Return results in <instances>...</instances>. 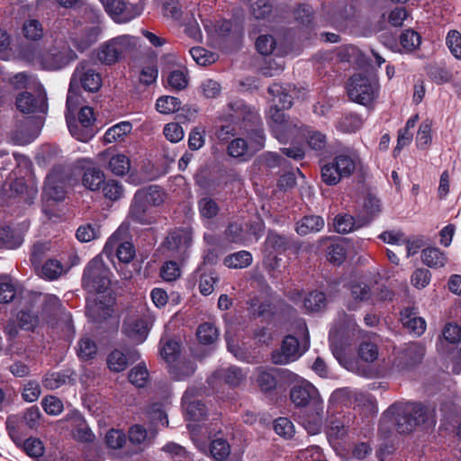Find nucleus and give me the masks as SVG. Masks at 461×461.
<instances>
[{"label":"nucleus","instance_id":"nucleus-1","mask_svg":"<svg viewBox=\"0 0 461 461\" xmlns=\"http://www.w3.org/2000/svg\"><path fill=\"white\" fill-rule=\"evenodd\" d=\"M393 420L401 434L410 433L420 425L431 426L436 423L434 410L417 402H397L392 404L382 417L380 433H383L387 420Z\"/></svg>","mask_w":461,"mask_h":461},{"label":"nucleus","instance_id":"nucleus-2","mask_svg":"<svg viewBox=\"0 0 461 461\" xmlns=\"http://www.w3.org/2000/svg\"><path fill=\"white\" fill-rule=\"evenodd\" d=\"M19 56L27 64L49 71L62 69L77 58L76 53L68 48L53 46L47 50L37 44L23 46Z\"/></svg>","mask_w":461,"mask_h":461},{"label":"nucleus","instance_id":"nucleus-3","mask_svg":"<svg viewBox=\"0 0 461 461\" xmlns=\"http://www.w3.org/2000/svg\"><path fill=\"white\" fill-rule=\"evenodd\" d=\"M80 16L73 20L75 31L71 41L77 50L83 52L95 44L101 33V12L89 5L79 10Z\"/></svg>","mask_w":461,"mask_h":461},{"label":"nucleus","instance_id":"nucleus-4","mask_svg":"<svg viewBox=\"0 0 461 461\" xmlns=\"http://www.w3.org/2000/svg\"><path fill=\"white\" fill-rule=\"evenodd\" d=\"M182 406L185 411V416L188 420L194 423L187 424V429L190 432L192 440L202 447L205 439L211 438L212 432L208 428L203 424L195 423L203 419L206 414V407L200 401L194 397V389L188 388L182 397Z\"/></svg>","mask_w":461,"mask_h":461},{"label":"nucleus","instance_id":"nucleus-5","mask_svg":"<svg viewBox=\"0 0 461 461\" xmlns=\"http://www.w3.org/2000/svg\"><path fill=\"white\" fill-rule=\"evenodd\" d=\"M359 161L358 154L353 149H345L335 155L331 162L321 167V179L328 185H335L341 179L350 176Z\"/></svg>","mask_w":461,"mask_h":461},{"label":"nucleus","instance_id":"nucleus-6","mask_svg":"<svg viewBox=\"0 0 461 461\" xmlns=\"http://www.w3.org/2000/svg\"><path fill=\"white\" fill-rule=\"evenodd\" d=\"M347 91L352 102L369 107L378 97L379 84L375 77L355 74L349 78Z\"/></svg>","mask_w":461,"mask_h":461},{"label":"nucleus","instance_id":"nucleus-7","mask_svg":"<svg viewBox=\"0 0 461 461\" xmlns=\"http://www.w3.org/2000/svg\"><path fill=\"white\" fill-rule=\"evenodd\" d=\"M136 38L121 35L103 43L97 50L96 58L104 65H113L136 48Z\"/></svg>","mask_w":461,"mask_h":461},{"label":"nucleus","instance_id":"nucleus-8","mask_svg":"<svg viewBox=\"0 0 461 461\" xmlns=\"http://www.w3.org/2000/svg\"><path fill=\"white\" fill-rule=\"evenodd\" d=\"M110 270L103 260L97 257L94 258L85 267L82 285L89 293L101 294L110 285Z\"/></svg>","mask_w":461,"mask_h":461},{"label":"nucleus","instance_id":"nucleus-9","mask_svg":"<svg viewBox=\"0 0 461 461\" xmlns=\"http://www.w3.org/2000/svg\"><path fill=\"white\" fill-rule=\"evenodd\" d=\"M298 328L303 331L307 346H304L303 349L301 350L296 337L293 335L285 337L280 350H276L271 355V360L274 364L286 365L299 358L302 354L308 349L310 336L306 323L303 321H299Z\"/></svg>","mask_w":461,"mask_h":461},{"label":"nucleus","instance_id":"nucleus-10","mask_svg":"<svg viewBox=\"0 0 461 461\" xmlns=\"http://www.w3.org/2000/svg\"><path fill=\"white\" fill-rule=\"evenodd\" d=\"M66 122L71 135L79 141L87 142L96 133L94 127L95 116L90 106L82 107L78 112L77 119L75 115H67Z\"/></svg>","mask_w":461,"mask_h":461},{"label":"nucleus","instance_id":"nucleus-11","mask_svg":"<svg viewBox=\"0 0 461 461\" xmlns=\"http://www.w3.org/2000/svg\"><path fill=\"white\" fill-rule=\"evenodd\" d=\"M424 355L425 348L421 344L418 342L406 344L395 353L391 372L405 374L411 371L422 361Z\"/></svg>","mask_w":461,"mask_h":461},{"label":"nucleus","instance_id":"nucleus-12","mask_svg":"<svg viewBox=\"0 0 461 461\" xmlns=\"http://www.w3.org/2000/svg\"><path fill=\"white\" fill-rule=\"evenodd\" d=\"M290 399L295 406L310 407L316 412L322 408V400L318 389L306 380H303L292 387Z\"/></svg>","mask_w":461,"mask_h":461},{"label":"nucleus","instance_id":"nucleus-13","mask_svg":"<svg viewBox=\"0 0 461 461\" xmlns=\"http://www.w3.org/2000/svg\"><path fill=\"white\" fill-rule=\"evenodd\" d=\"M105 12L118 23H125L140 15L143 7L124 0H100Z\"/></svg>","mask_w":461,"mask_h":461},{"label":"nucleus","instance_id":"nucleus-14","mask_svg":"<svg viewBox=\"0 0 461 461\" xmlns=\"http://www.w3.org/2000/svg\"><path fill=\"white\" fill-rule=\"evenodd\" d=\"M223 119L243 126L247 123L258 122L259 113L255 108L248 105L243 100L235 99L228 103L223 113Z\"/></svg>","mask_w":461,"mask_h":461},{"label":"nucleus","instance_id":"nucleus-15","mask_svg":"<svg viewBox=\"0 0 461 461\" xmlns=\"http://www.w3.org/2000/svg\"><path fill=\"white\" fill-rule=\"evenodd\" d=\"M70 83L77 88L81 85L86 91L96 92L102 86V77L87 61H82L77 66Z\"/></svg>","mask_w":461,"mask_h":461},{"label":"nucleus","instance_id":"nucleus-16","mask_svg":"<svg viewBox=\"0 0 461 461\" xmlns=\"http://www.w3.org/2000/svg\"><path fill=\"white\" fill-rule=\"evenodd\" d=\"M193 242V231L191 228H178L172 230L166 238L167 249L176 251L180 258L186 257L188 249Z\"/></svg>","mask_w":461,"mask_h":461},{"label":"nucleus","instance_id":"nucleus-17","mask_svg":"<svg viewBox=\"0 0 461 461\" xmlns=\"http://www.w3.org/2000/svg\"><path fill=\"white\" fill-rule=\"evenodd\" d=\"M66 177L61 171L54 168L46 177L43 193L48 200L60 202L66 197Z\"/></svg>","mask_w":461,"mask_h":461},{"label":"nucleus","instance_id":"nucleus-18","mask_svg":"<svg viewBox=\"0 0 461 461\" xmlns=\"http://www.w3.org/2000/svg\"><path fill=\"white\" fill-rule=\"evenodd\" d=\"M16 106L23 113H45L48 109L47 98L41 94L34 96L31 93L23 92L16 97Z\"/></svg>","mask_w":461,"mask_h":461},{"label":"nucleus","instance_id":"nucleus-19","mask_svg":"<svg viewBox=\"0 0 461 461\" xmlns=\"http://www.w3.org/2000/svg\"><path fill=\"white\" fill-rule=\"evenodd\" d=\"M240 130L248 139V144L250 149V154L253 156L263 149L266 146V134L263 129L261 117L257 123H247L240 126Z\"/></svg>","mask_w":461,"mask_h":461},{"label":"nucleus","instance_id":"nucleus-20","mask_svg":"<svg viewBox=\"0 0 461 461\" xmlns=\"http://www.w3.org/2000/svg\"><path fill=\"white\" fill-rule=\"evenodd\" d=\"M122 331L132 342L140 344L148 337L149 327L144 319L129 317L123 322Z\"/></svg>","mask_w":461,"mask_h":461},{"label":"nucleus","instance_id":"nucleus-21","mask_svg":"<svg viewBox=\"0 0 461 461\" xmlns=\"http://www.w3.org/2000/svg\"><path fill=\"white\" fill-rule=\"evenodd\" d=\"M140 357V353L135 349L129 350L127 355L115 349L108 355L107 366L111 371L119 373L125 370L129 363H134Z\"/></svg>","mask_w":461,"mask_h":461},{"label":"nucleus","instance_id":"nucleus-22","mask_svg":"<svg viewBox=\"0 0 461 461\" xmlns=\"http://www.w3.org/2000/svg\"><path fill=\"white\" fill-rule=\"evenodd\" d=\"M282 133L285 135L284 139L276 138L279 143L286 144L294 142L303 138L305 135V131L308 126L303 125L298 119H288L284 125H282Z\"/></svg>","mask_w":461,"mask_h":461},{"label":"nucleus","instance_id":"nucleus-23","mask_svg":"<svg viewBox=\"0 0 461 461\" xmlns=\"http://www.w3.org/2000/svg\"><path fill=\"white\" fill-rule=\"evenodd\" d=\"M282 110L283 109H281V107H277L276 104H273L270 106L267 113V123L274 138H285V135H283L281 131V127L289 118H286Z\"/></svg>","mask_w":461,"mask_h":461},{"label":"nucleus","instance_id":"nucleus-24","mask_svg":"<svg viewBox=\"0 0 461 461\" xmlns=\"http://www.w3.org/2000/svg\"><path fill=\"white\" fill-rule=\"evenodd\" d=\"M149 208L150 207L142 201H138L137 196L134 194L129 215L135 222L146 225L151 224L154 221V217L151 215Z\"/></svg>","mask_w":461,"mask_h":461},{"label":"nucleus","instance_id":"nucleus-25","mask_svg":"<svg viewBox=\"0 0 461 461\" xmlns=\"http://www.w3.org/2000/svg\"><path fill=\"white\" fill-rule=\"evenodd\" d=\"M290 86H283L274 83L268 87V93L272 96L274 104L281 109H289L293 105V97L289 94Z\"/></svg>","mask_w":461,"mask_h":461},{"label":"nucleus","instance_id":"nucleus-26","mask_svg":"<svg viewBox=\"0 0 461 461\" xmlns=\"http://www.w3.org/2000/svg\"><path fill=\"white\" fill-rule=\"evenodd\" d=\"M138 201H142L148 206H158L164 202L163 190L158 185H149L135 193Z\"/></svg>","mask_w":461,"mask_h":461},{"label":"nucleus","instance_id":"nucleus-27","mask_svg":"<svg viewBox=\"0 0 461 461\" xmlns=\"http://www.w3.org/2000/svg\"><path fill=\"white\" fill-rule=\"evenodd\" d=\"M363 125V119L357 113H345L337 119L335 127L344 133H351L358 131Z\"/></svg>","mask_w":461,"mask_h":461},{"label":"nucleus","instance_id":"nucleus-28","mask_svg":"<svg viewBox=\"0 0 461 461\" xmlns=\"http://www.w3.org/2000/svg\"><path fill=\"white\" fill-rule=\"evenodd\" d=\"M324 227V220L318 215H309L302 218L296 224V231L299 235H308L318 232Z\"/></svg>","mask_w":461,"mask_h":461},{"label":"nucleus","instance_id":"nucleus-29","mask_svg":"<svg viewBox=\"0 0 461 461\" xmlns=\"http://www.w3.org/2000/svg\"><path fill=\"white\" fill-rule=\"evenodd\" d=\"M422 262L431 268L443 267L447 262V257L443 251L435 247H429L421 252Z\"/></svg>","mask_w":461,"mask_h":461},{"label":"nucleus","instance_id":"nucleus-30","mask_svg":"<svg viewBox=\"0 0 461 461\" xmlns=\"http://www.w3.org/2000/svg\"><path fill=\"white\" fill-rule=\"evenodd\" d=\"M227 153L231 158H240L241 160H249L253 157L250 154V149L249 147L247 140L244 138L233 139L227 147Z\"/></svg>","mask_w":461,"mask_h":461},{"label":"nucleus","instance_id":"nucleus-31","mask_svg":"<svg viewBox=\"0 0 461 461\" xmlns=\"http://www.w3.org/2000/svg\"><path fill=\"white\" fill-rule=\"evenodd\" d=\"M83 185L91 190L97 191L104 183V174L98 167L86 168L82 176Z\"/></svg>","mask_w":461,"mask_h":461},{"label":"nucleus","instance_id":"nucleus-32","mask_svg":"<svg viewBox=\"0 0 461 461\" xmlns=\"http://www.w3.org/2000/svg\"><path fill=\"white\" fill-rule=\"evenodd\" d=\"M440 428L455 433L461 438V408L454 407L449 412L446 413Z\"/></svg>","mask_w":461,"mask_h":461},{"label":"nucleus","instance_id":"nucleus-33","mask_svg":"<svg viewBox=\"0 0 461 461\" xmlns=\"http://www.w3.org/2000/svg\"><path fill=\"white\" fill-rule=\"evenodd\" d=\"M196 370L194 362L191 359L179 360L177 363L171 365L169 372L171 376L176 380H185L191 376Z\"/></svg>","mask_w":461,"mask_h":461},{"label":"nucleus","instance_id":"nucleus-34","mask_svg":"<svg viewBox=\"0 0 461 461\" xmlns=\"http://www.w3.org/2000/svg\"><path fill=\"white\" fill-rule=\"evenodd\" d=\"M113 307L111 303H103L100 298H97L96 302L93 304H87L86 313L93 321L98 322L102 320H105L110 317L113 313Z\"/></svg>","mask_w":461,"mask_h":461},{"label":"nucleus","instance_id":"nucleus-35","mask_svg":"<svg viewBox=\"0 0 461 461\" xmlns=\"http://www.w3.org/2000/svg\"><path fill=\"white\" fill-rule=\"evenodd\" d=\"M195 276H198V289L199 292L204 295H210L214 291V285L219 281L217 275L212 272H202L199 268L195 272Z\"/></svg>","mask_w":461,"mask_h":461},{"label":"nucleus","instance_id":"nucleus-36","mask_svg":"<svg viewBox=\"0 0 461 461\" xmlns=\"http://www.w3.org/2000/svg\"><path fill=\"white\" fill-rule=\"evenodd\" d=\"M252 263V255L246 250H240L239 252L227 256L223 264L229 268H245Z\"/></svg>","mask_w":461,"mask_h":461},{"label":"nucleus","instance_id":"nucleus-37","mask_svg":"<svg viewBox=\"0 0 461 461\" xmlns=\"http://www.w3.org/2000/svg\"><path fill=\"white\" fill-rule=\"evenodd\" d=\"M108 168L116 176H124L130 171L131 160L124 154H115L110 158Z\"/></svg>","mask_w":461,"mask_h":461},{"label":"nucleus","instance_id":"nucleus-38","mask_svg":"<svg viewBox=\"0 0 461 461\" xmlns=\"http://www.w3.org/2000/svg\"><path fill=\"white\" fill-rule=\"evenodd\" d=\"M132 130V125L129 122H121L110 127L104 133V140L106 143H113L121 140L123 136L129 134Z\"/></svg>","mask_w":461,"mask_h":461},{"label":"nucleus","instance_id":"nucleus-39","mask_svg":"<svg viewBox=\"0 0 461 461\" xmlns=\"http://www.w3.org/2000/svg\"><path fill=\"white\" fill-rule=\"evenodd\" d=\"M327 299L324 293L313 291L307 294L303 300L304 308L308 312H320L326 307Z\"/></svg>","mask_w":461,"mask_h":461},{"label":"nucleus","instance_id":"nucleus-40","mask_svg":"<svg viewBox=\"0 0 461 461\" xmlns=\"http://www.w3.org/2000/svg\"><path fill=\"white\" fill-rule=\"evenodd\" d=\"M97 352L95 342L89 337H82L77 342V354L81 360H89L95 357Z\"/></svg>","mask_w":461,"mask_h":461},{"label":"nucleus","instance_id":"nucleus-41","mask_svg":"<svg viewBox=\"0 0 461 461\" xmlns=\"http://www.w3.org/2000/svg\"><path fill=\"white\" fill-rule=\"evenodd\" d=\"M380 212H381L380 200L372 194H368L364 200L363 221L365 223L371 221L375 217H376L380 213Z\"/></svg>","mask_w":461,"mask_h":461},{"label":"nucleus","instance_id":"nucleus-42","mask_svg":"<svg viewBox=\"0 0 461 461\" xmlns=\"http://www.w3.org/2000/svg\"><path fill=\"white\" fill-rule=\"evenodd\" d=\"M23 34L29 41H38L44 35L42 24L36 19L27 20L23 25Z\"/></svg>","mask_w":461,"mask_h":461},{"label":"nucleus","instance_id":"nucleus-43","mask_svg":"<svg viewBox=\"0 0 461 461\" xmlns=\"http://www.w3.org/2000/svg\"><path fill=\"white\" fill-rule=\"evenodd\" d=\"M218 375L230 386L236 387L245 379L246 374L238 366L219 371Z\"/></svg>","mask_w":461,"mask_h":461},{"label":"nucleus","instance_id":"nucleus-44","mask_svg":"<svg viewBox=\"0 0 461 461\" xmlns=\"http://www.w3.org/2000/svg\"><path fill=\"white\" fill-rule=\"evenodd\" d=\"M180 107V100L170 95L160 96L156 102L157 111L163 114H170L176 113L179 111Z\"/></svg>","mask_w":461,"mask_h":461},{"label":"nucleus","instance_id":"nucleus-45","mask_svg":"<svg viewBox=\"0 0 461 461\" xmlns=\"http://www.w3.org/2000/svg\"><path fill=\"white\" fill-rule=\"evenodd\" d=\"M260 163L267 168H282L285 169L288 167V161L276 152L267 151L259 157Z\"/></svg>","mask_w":461,"mask_h":461},{"label":"nucleus","instance_id":"nucleus-46","mask_svg":"<svg viewBox=\"0 0 461 461\" xmlns=\"http://www.w3.org/2000/svg\"><path fill=\"white\" fill-rule=\"evenodd\" d=\"M303 138L306 139L308 146L314 150H322L327 144L326 135L319 131L312 130L310 127L305 131V135H303Z\"/></svg>","mask_w":461,"mask_h":461},{"label":"nucleus","instance_id":"nucleus-47","mask_svg":"<svg viewBox=\"0 0 461 461\" xmlns=\"http://www.w3.org/2000/svg\"><path fill=\"white\" fill-rule=\"evenodd\" d=\"M210 453L215 460H224L230 453V444L224 438H215L210 444Z\"/></svg>","mask_w":461,"mask_h":461},{"label":"nucleus","instance_id":"nucleus-48","mask_svg":"<svg viewBox=\"0 0 461 461\" xmlns=\"http://www.w3.org/2000/svg\"><path fill=\"white\" fill-rule=\"evenodd\" d=\"M70 376L68 371L48 374L43 379V385L47 389L55 390L66 384L70 380Z\"/></svg>","mask_w":461,"mask_h":461},{"label":"nucleus","instance_id":"nucleus-49","mask_svg":"<svg viewBox=\"0 0 461 461\" xmlns=\"http://www.w3.org/2000/svg\"><path fill=\"white\" fill-rule=\"evenodd\" d=\"M196 336L200 343L212 344L218 338V330L212 323L204 322L199 325Z\"/></svg>","mask_w":461,"mask_h":461},{"label":"nucleus","instance_id":"nucleus-50","mask_svg":"<svg viewBox=\"0 0 461 461\" xmlns=\"http://www.w3.org/2000/svg\"><path fill=\"white\" fill-rule=\"evenodd\" d=\"M103 194L105 198L111 201H117L123 196L124 189L122 185L117 180H104L103 184Z\"/></svg>","mask_w":461,"mask_h":461},{"label":"nucleus","instance_id":"nucleus-51","mask_svg":"<svg viewBox=\"0 0 461 461\" xmlns=\"http://www.w3.org/2000/svg\"><path fill=\"white\" fill-rule=\"evenodd\" d=\"M334 228L338 233L346 234L355 230L358 226H357L353 216L344 213L335 217Z\"/></svg>","mask_w":461,"mask_h":461},{"label":"nucleus","instance_id":"nucleus-52","mask_svg":"<svg viewBox=\"0 0 461 461\" xmlns=\"http://www.w3.org/2000/svg\"><path fill=\"white\" fill-rule=\"evenodd\" d=\"M64 272L63 265L56 259L47 260L41 267V275L46 279L55 280Z\"/></svg>","mask_w":461,"mask_h":461},{"label":"nucleus","instance_id":"nucleus-53","mask_svg":"<svg viewBox=\"0 0 461 461\" xmlns=\"http://www.w3.org/2000/svg\"><path fill=\"white\" fill-rule=\"evenodd\" d=\"M194 60L200 66L212 64L217 59V55L202 47H194L189 50Z\"/></svg>","mask_w":461,"mask_h":461},{"label":"nucleus","instance_id":"nucleus-54","mask_svg":"<svg viewBox=\"0 0 461 461\" xmlns=\"http://www.w3.org/2000/svg\"><path fill=\"white\" fill-rule=\"evenodd\" d=\"M18 323L21 329L33 330L39 323V316L32 310H23L17 315Z\"/></svg>","mask_w":461,"mask_h":461},{"label":"nucleus","instance_id":"nucleus-55","mask_svg":"<svg viewBox=\"0 0 461 461\" xmlns=\"http://www.w3.org/2000/svg\"><path fill=\"white\" fill-rule=\"evenodd\" d=\"M22 241L19 237H16L14 230L9 226L0 227V246L14 249L21 245Z\"/></svg>","mask_w":461,"mask_h":461},{"label":"nucleus","instance_id":"nucleus-56","mask_svg":"<svg viewBox=\"0 0 461 461\" xmlns=\"http://www.w3.org/2000/svg\"><path fill=\"white\" fill-rule=\"evenodd\" d=\"M400 43L405 51H412L420 44V36L413 30H406L400 36Z\"/></svg>","mask_w":461,"mask_h":461},{"label":"nucleus","instance_id":"nucleus-57","mask_svg":"<svg viewBox=\"0 0 461 461\" xmlns=\"http://www.w3.org/2000/svg\"><path fill=\"white\" fill-rule=\"evenodd\" d=\"M99 236L100 228L91 223L79 226L76 232V237L80 242H89Z\"/></svg>","mask_w":461,"mask_h":461},{"label":"nucleus","instance_id":"nucleus-58","mask_svg":"<svg viewBox=\"0 0 461 461\" xmlns=\"http://www.w3.org/2000/svg\"><path fill=\"white\" fill-rule=\"evenodd\" d=\"M162 450L170 454L173 461H193L191 454L176 443L169 442L163 447Z\"/></svg>","mask_w":461,"mask_h":461},{"label":"nucleus","instance_id":"nucleus-59","mask_svg":"<svg viewBox=\"0 0 461 461\" xmlns=\"http://www.w3.org/2000/svg\"><path fill=\"white\" fill-rule=\"evenodd\" d=\"M148 414L150 420L156 425L168 426L167 414L159 402L151 404L148 409Z\"/></svg>","mask_w":461,"mask_h":461},{"label":"nucleus","instance_id":"nucleus-60","mask_svg":"<svg viewBox=\"0 0 461 461\" xmlns=\"http://www.w3.org/2000/svg\"><path fill=\"white\" fill-rule=\"evenodd\" d=\"M180 353V345L175 340H167L160 348L161 357L168 364H173Z\"/></svg>","mask_w":461,"mask_h":461},{"label":"nucleus","instance_id":"nucleus-61","mask_svg":"<svg viewBox=\"0 0 461 461\" xmlns=\"http://www.w3.org/2000/svg\"><path fill=\"white\" fill-rule=\"evenodd\" d=\"M446 45L456 59H461V33L458 31L451 30L447 32Z\"/></svg>","mask_w":461,"mask_h":461},{"label":"nucleus","instance_id":"nucleus-62","mask_svg":"<svg viewBox=\"0 0 461 461\" xmlns=\"http://www.w3.org/2000/svg\"><path fill=\"white\" fill-rule=\"evenodd\" d=\"M129 381L137 387H143L149 378V372L144 365L133 367L128 375Z\"/></svg>","mask_w":461,"mask_h":461},{"label":"nucleus","instance_id":"nucleus-63","mask_svg":"<svg viewBox=\"0 0 461 461\" xmlns=\"http://www.w3.org/2000/svg\"><path fill=\"white\" fill-rule=\"evenodd\" d=\"M127 438L125 433L120 429H110L105 435V443L109 448L120 449L126 443Z\"/></svg>","mask_w":461,"mask_h":461},{"label":"nucleus","instance_id":"nucleus-64","mask_svg":"<svg viewBox=\"0 0 461 461\" xmlns=\"http://www.w3.org/2000/svg\"><path fill=\"white\" fill-rule=\"evenodd\" d=\"M163 134L165 138L172 143L179 142L185 136L183 127L177 122L167 123L164 126Z\"/></svg>","mask_w":461,"mask_h":461}]
</instances>
